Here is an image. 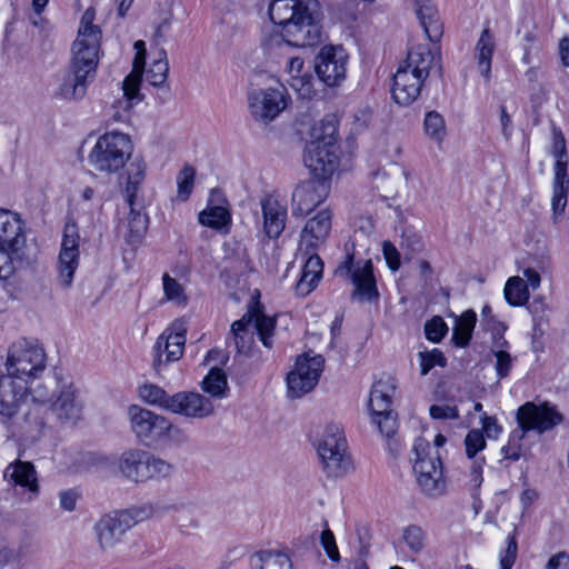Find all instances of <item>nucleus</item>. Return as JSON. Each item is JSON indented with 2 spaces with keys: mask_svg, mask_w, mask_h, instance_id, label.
Instances as JSON below:
<instances>
[{
  "mask_svg": "<svg viewBox=\"0 0 569 569\" xmlns=\"http://www.w3.org/2000/svg\"><path fill=\"white\" fill-rule=\"evenodd\" d=\"M318 7L317 0H273L269 6V16L287 44L312 47L321 36L313 17Z\"/></svg>",
  "mask_w": 569,
  "mask_h": 569,
  "instance_id": "obj_1",
  "label": "nucleus"
},
{
  "mask_svg": "<svg viewBox=\"0 0 569 569\" xmlns=\"http://www.w3.org/2000/svg\"><path fill=\"white\" fill-rule=\"evenodd\" d=\"M433 61L435 57L426 46H418L408 52L407 59L393 74L391 92L398 104L409 106L419 97Z\"/></svg>",
  "mask_w": 569,
  "mask_h": 569,
  "instance_id": "obj_2",
  "label": "nucleus"
},
{
  "mask_svg": "<svg viewBox=\"0 0 569 569\" xmlns=\"http://www.w3.org/2000/svg\"><path fill=\"white\" fill-rule=\"evenodd\" d=\"M276 317L267 316L259 301H251L247 312L232 322L228 341H232L238 353L249 355L254 346V333L263 347L271 349L276 332Z\"/></svg>",
  "mask_w": 569,
  "mask_h": 569,
  "instance_id": "obj_3",
  "label": "nucleus"
},
{
  "mask_svg": "<svg viewBox=\"0 0 569 569\" xmlns=\"http://www.w3.org/2000/svg\"><path fill=\"white\" fill-rule=\"evenodd\" d=\"M169 507L160 501L134 506L107 513L94 525L97 541L101 549L114 547L122 536L137 523L167 511Z\"/></svg>",
  "mask_w": 569,
  "mask_h": 569,
  "instance_id": "obj_4",
  "label": "nucleus"
},
{
  "mask_svg": "<svg viewBox=\"0 0 569 569\" xmlns=\"http://www.w3.org/2000/svg\"><path fill=\"white\" fill-rule=\"evenodd\" d=\"M562 415L557 411L556 407L543 402L536 405L533 402H526L517 411V421L520 427V432L513 431L510 441L507 446L501 448L503 459L517 461L521 456L520 441L523 439L526 432L537 431L543 433L551 430L562 422Z\"/></svg>",
  "mask_w": 569,
  "mask_h": 569,
  "instance_id": "obj_5",
  "label": "nucleus"
},
{
  "mask_svg": "<svg viewBox=\"0 0 569 569\" xmlns=\"http://www.w3.org/2000/svg\"><path fill=\"white\" fill-rule=\"evenodd\" d=\"M413 472L421 491L430 498H439L447 492L443 465L439 452L429 441L418 438L413 445Z\"/></svg>",
  "mask_w": 569,
  "mask_h": 569,
  "instance_id": "obj_6",
  "label": "nucleus"
},
{
  "mask_svg": "<svg viewBox=\"0 0 569 569\" xmlns=\"http://www.w3.org/2000/svg\"><path fill=\"white\" fill-rule=\"evenodd\" d=\"M345 251L346 254L335 269V274L355 286L351 292L352 299L368 302L378 299L379 292L371 259L357 258L353 243H347Z\"/></svg>",
  "mask_w": 569,
  "mask_h": 569,
  "instance_id": "obj_7",
  "label": "nucleus"
},
{
  "mask_svg": "<svg viewBox=\"0 0 569 569\" xmlns=\"http://www.w3.org/2000/svg\"><path fill=\"white\" fill-rule=\"evenodd\" d=\"M133 150L130 137L121 132H107L89 153L91 168L101 173H114L122 169Z\"/></svg>",
  "mask_w": 569,
  "mask_h": 569,
  "instance_id": "obj_8",
  "label": "nucleus"
},
{
  "mask_svg": "<svg viewBox=\"0 0 569 569\" xmlns=\"http://www.w3.org/2000/svg\"><path fill=\"white\" fill-rule=\"evenodd\" d=\"M118 468L123 478L136 483L166 478L173 471L171 463L139 448L124 450L119 457Z\"/></svg>",
  "mask_w": 569,
  "mask_h": 569,
  "instance_id": "obj_9",
  "label": "nucleus"
},
{
  "mask_svg": "<svg viewBox=\"0 0 569 569\" xmlns=\"http://www.w3.org/2000/svg\"><path fill=\"white\" fill-rule=\"evenodd\" d=\"M322 470L328 478H341L352 469L347 441L340 426L328 425L317 447Z\"/></svg>",
  "mask_w": 569,
  "mask_h": 569,
  "instance_id": "obj_10",
  "label": "nucleus"
},
{
  "mask_svg": "<svg viewBox=\"0 0 569 569\" xmlns=\"http://www.w3.org/2000/svg\"><path fill=\"white\" fill-rule=\"evenodd\" d=\"M7 371L9 377L23 380L36 378L46 368V352L37 341L21 338L8 350Z\"/></svg>",
  "mask_w": 569,
  "mask_h": 569,
  "instance_id": "obj_11",
  "label": "nucleus"
},
{
  "mask_svg": "<svg viewBox=\"0 0 569 569\" xmlns=\"http://www.w3.org/2000/svg\"><path fill=\"white\" fill-rule=\"evenodd\" d=\"M249 110L256 121H273L288 104L287 90L283 84L251 89L248 93Z\"/></svg>",
  "mask_w": 569,
  "mask_h": 569,
  "instance_id": "obj_12",
  "label": "nucleus"
},
{
  "mask_svg": "<svg viewBox=\"0 0 569 569\" xmlns=\"http://www.w3.org/2000/svg\"><path fill=\"white\" fill-rule=\"evenodd\" d=\"M79 231L74 222H67L57 262L58 284L63 289L72 286L76 270L79 267Z\"/></svg>",
  "mask_w": 569,
  "mask_h": 569,
  "instance_id": "obj_13",
  "label": "nucleus"
},
{
  "mask_svg": "<svg viewBox=\"0 0 569 569\" xmlns=\"http://www.w3.org/2000/svg\"><path fill=\"white\" fill-rule=\"evenodd\" d=\"M325 359L317 355L313 357L300 356L295 370L288 373V393L292 398H300L313 390L323 370Z\"/></svg>",
  "mask_w": 569,
  "mask_h": 569,
  "instance_id": "obj_14",
  "label": "nucleus"
},
{
  "mask_svg": "<svg viewBox=\"0 0 569 569\" xmlns=\"http://www.w3.org/2000/svg\"><path fill=\"white\" fill-rule=\"evenodd\" d=\"M330 192V182L311 178L296 186L291 194V213L295 217L309 214L322 203Z\"/></svg>",
  "mask_w": 569,
  "mask_h": 569,
  "instance_id": "obj_15",
  "label": "nucleus"
},
{
  "mask_svg": "<svg viewBox=\"0 0 569 569\" xmlns=\"http://www.w3.org/2000/svg\"><path fill=\"white\" fill-rule=\"evenodd\" d=\"M128 417L130 428L140 442L151 445L163 439V428L167 426L166 417L136 405L129 407Z\"/></svg>",
  "mask_w": 569,
  "mask_h": 569,
  "instance_id": "obj_16",
  "label": "nucleus"
},
{
  "mask_svg": "<svg viewBox=\"0 0 569 569\" xmlns=\"http://www.w3.org/2000/svg\"><path fill=\"white\" fill-rule=\"evenodd\" d=\"M303 160L313 178L329 181L339 164L337 146H330V142L311 141L306 147Z\"/></svg>",
  "mask_w": 569,
  "mask_h": 569,
  "instance_id": "obj_17",
  "label": "nucleus"
},
{
  "mask_svg": "<svg viewBox=\"0 0 569 569\" xmlns=\"http://www.w3.org/2000/svg\"><path fill=\"white\" fill-rule=\"evenodd\" d=\"M347 54L341 47H323L316 57L315 70L327 86H338L346 78Z\"/></svg>",
  "mask_w": 569,
  "mask_h": 569,
  "instance_id": "obj_18",
  "label": "nucleus"
},
{
  "mask_svg": "<svg viewBox=\"0 0 569 569\" xmlns=\"http://www.w3.org/2000/svg\"><path fill=\"white\" fill-rule=\"evenodd\" d=\"M553 156L557 158L555 163V177L552 182V199L551 207L553 218L557 220L561 216L567 206V197L569 191V178H568V162L566 158V144L565 139L561 137L556 140L553 147Z\"/></svg>",
  "mask_w": 569,
  "mask_h": 569,
  "instance_id": "obj_19",
  "label": "nucleus"
},
{
  "mask_svg": "<svg viewBox=\"0 0 569 569\" xmlns=\"http://www.w3.org/2000/svg\"><path fill=\"white\" fill-rule=\"evenodd\" d=\"M0 248L11 251L17 258H24V223L13 211L0 209Z\"/></svg>",
  "mask_w": 569,
  "mask_h": 569,
  "instance_id": "obj_20",
  "label": "nucleus"
},
{
  "mask_svg": "<svg viewBox=\"0 0 569 569\" xmlns=\"http://www.w3.org/2000/svg\"><path fill=\"white\" fill-rule=\"evenodd\" d=\"M100 41L101 37L90 34L84 37L83 32L81 36H77L72 44L71 67L94 78L99 62Z\"/></svg>",
  "mask_w": 569,
  "mask_h": 569,
  "instance_id": "obj_21",
  "label": "nucleus"
},
{
  "mask_svg": "<svg viewBox=\"0 0 569 569\" xmlns=\"http://www.w3.org/2000/svg\"><path fill=\"white\" fill-rule=\"evenodd\" d=\"M169 411L187 418L204 419L214 412V406L209 398L190 391L172 395Z\"/></svg>",
  "mask_w": 569,
  "mask_h": 569,
  "instance_id": "obj_22",
  "label": "nucleus"
},
{
  "mask_svg": "<svg viewBox=\"0 0 569 569\" xmlns=\"http://www.w3.org/2000/svg\"><path fill=\"white\" fill-rule=\"evenodd\" d=\"M331 219L329 209L320 210L309 219L300 233V250L312 252L325 243L331 230Z\"/></svg>",
  "mask_w": 569,
  "mask_h": 569,
  "instance_id": "obj_23",
  "label": "nucleus"
},
{
  "mask_svg": "<svg viewBox=\"0 0 569 569\" xmlns=\"http://www.w3.org/2000/svg\"><path fill=\"white\" fill-rule=\"evenodd\" d=\"M136 56L131 72L126 77L122 83L123 96L126 98V109L132 107L134 100L140 101L139 86L143 76L146 66V43L142 40L134 42Z\"/></svg>",
  "mask_w": 569,
  "mask_h": 569,
  "instance_id": "obj_24",
  "label": "nucleus"
},
{
  "mask_svg": "<svg viewBox=\"0 0 569 569\" xmlns=\"http://www.w3.org/2000/svg\"><path fill=\"white\" fill-rule=\"evenodd\" d=\"M186 338L182 332H171L168 336L158 337L153 347V368L160 372L161 366L170 361H177L183 353Z\"/></svg>",
  "mask_w": 569,
  "mask_h": 569,
  "instance_id": "obj_25",
  "label": "nucleus"
},
{
  "mask_svg": "<svg viewBox=\"0 0 569 569\" xmlns=\"http://www.w3.org/2000/svg\"><path fill=\"white\" fill-rule=\"evenodd\" d=\"M49 409L61 422H74L80 418L82 406L77 400L72 383L61 386L59 395L51 401Z\"/></svg>",
  "mask_w": 569,
  "mask_h": 569,
  "instance_id": "obj_26",
  "label": "nucleus"
},
{
  "mask_svg": "<svg viewBox=\"0 0 569 569\" xmlns=\"http://www.w3.org/2000/svg\"><path fill=\"white\" fill-rule=\"evenodd\" d=\"M263 231L269 239H277L286 227L287 207L272 197L261 199Z\"/></svg>",
  "mask_w": 569,
  "mask_h": 569,
  "instance_id": "obj_27",
  "label": "nucleus"
},
{
  "mask_svg": "<svg viewBox=\"0 0 569 569\" xmlns=\"http://www.w3.org/2000/svg\"><path fill=\"white\" fill-rule=\"evenodd\" d=\"M27 398L26 383L17 382L11 377L0 379V415L11 418Z\"/></svg>",
  "mask_w": 569,
  "mask_h": 569,
  "instance_id": "obj_28",
  "label": "nucleus"
},
{
  "mask_svg": "<svg viewBox=\"0 0 569 569\" xmlns=\"http://www.w3.org/2000/svg\"><path fill=\"white\" fill-rule=\"evenodd\" d=\"M397 389V381L389 375H382L371 387L369 407L371 412H386L391 409L392 398Z\"/></svg>",
  "mask_w": 569,
  "mask_h": 569,
  "instance_id": "obj_29",
  "label": "nucleus"
},
{
  "mask_svg": "<svg viewBox=\"0 0 569 569\" xmlns=\"http://www.w3.org/2000/svg\"><path fill=\"white\" fill-rule=\"evenodd\" d=\"M3 479L11 486H20L31 492L39 489L37 471L30 461L16 460L3 471Z\"/></svg>",
  "mask_w": 569,
  "mask_h": 569,
  "instance_id": "obj_30",
  "label": "nucleus"
},
{
  "mask_svg": "<svg viewBox=\"0 0 569 569\" xmlns=\"http://www.w3.org/2000/svg\"><path fill=\"white\" fill-rule=\"evenodd\" d=\"M286 72L289 74L287 80L289 86L302 99H310L315 94L312 84V76L303 70V60L299 57L288 59L286 63Z\"/></svg>",
  "mask_w": 569,
  "mask_h": 569,
  "instance_id": "obj_31",
  "label": "nucleus"
},
{
  "mask_svg": "<svg viewBox=\"0 0 569 569\" xmlns=\"http://www.w3.org/2000/svg\"><path fill=\"white\" fill-rule=\"evenodd\" d=\"M416 14L425 30L427 38L437 42L442 36V23L439 20L438 11L431 0H413Z\"/></svg>",
  "mask_w": 569,
  "mask_h": 569,
  "instance_id": "obj_32",
  "label": "nucleus"
},
{
  "mask_svg": "<svg viewBox=\"0 0 569 569\" xmlns=\"http://www.w3.org/2000/svg\"><path fill=\"white\" fill-rule=\"evenodd\" d=\"M92 77L84 72L70 68L59 87V94L69 100H80L87 92V87Z\"/></svg>",
  "mask_w": 569,
  "mask_h": 569,
  "instance_id": "obj_33",
  "label": "nucleus"
},
{
  "mask_svg": "<svg viewBox=\"0 0 569 569\" xmlns=\"http://www.w3.org/2000/svg\"><path fill=\"white\" fill-rule=\"evenodd\" d=\"M495 39L489 29H485L476 44L475 58L480 74L488 82L491 77V60L495 51Z\"/></svg>",
  "mask_w": 569,
  "mask_h": 569,
  "instance_id": "obj_34",
  "label": "nucleus"
},
{
  "mask_svg": "<svg viewBox=\"0 0 569 569\" xmlns=\"http://www.w3.org/2000/svg\"><path fill=\"white\" fill-rule=\"evenodd\" d=\"M309 253L310 256L302 268V274L297 284V290L301 295H308L317 286L322 277V260L318 254L315 253V251Z\"/></svg>",
  "mask_w": 569,
  "mask_h": 569,
  "instance_id": "obj_35",
  "label": "nucleus"
},
{
  "mask_svg": "<svg viewBox=\"0 0 569 569\" xmlns=\"http://www.w3.org/2000/svg\"><path fill=\"white\" fill-rule=\"evenodd\" d=\"M376 184L385 193H398L406 184V172L398 164H391L388 171L376 176Z\"/></svg>",
  "mask_w": 569,
  "mask_h": 569,
  "instance_id": "obj_36",
  "label": "nucleus"
},
{
  "mask_svg": "<svg viewBox=\"0 0 569 569\" xmlns=\"http://www.w3.org/2000/svg\"><path fill=\"white\" fill-rule=\"evenodd\" d=\"M126 232L123 237L128 244L137 246L141 242L144 233L148 229V217L142 214L140 211L134 209V206L130 207L128 221L126 223Z\"/></svg>",
  "mask_w": 569,
  "mask_h": 569,
  "instance_id": "obj_37",
  "label": "nucleus"
},
{
  "mask_svg": "<svg viewBox=\"0 0 569 569\" xmlns=\"http://www.w3.org/2000/svg\"><path fill=\"white\" fill-rule=\"evenodd\" d=\"M198 219L202 226L216 230H222V228L231 223V214L227 208L221 204L213 206L211 201L208 203L207 208L199 213Z\"/></svg>",
  "mask_w": 569,
  "mask_h": 569,
  "instance_id": "obj_38",
  "label": "nucleus"
},
{
  "mask_svg": "<svg viewBox=\"0 0 569 569\" xmlns=\"http://www.w3.org/2000/svg\"><path fill=\"white\" fill-rule=\"evenodd\" d=\"M256 569H292L288 555L272 550H261L253 556Z\"/></svg>",
  "mask_w": 569,
  "mask_h": 569,
  "instance_id": "obj_39",
  "label": "nucleus"
},
{
  "mask_svg": "<svg viewBox=\"0 0 569 569\" xmlns=\"http://www.w3.org/2000/svg\"><path fill=\"white\" fill-rule=\"evenodd\" d=\"M201 388L212 398H224L228 392V381L224 371L218 367L211 368L203 378Z\"/></svg>",
  "mask_w": 569,
  "mask_h": 569,
  "instance_id": "obj_40",
  "label": "nucleus"
},
{
  "mask_svg": "<svg viewBox=\"0 0 569 569\" xmlns=\"http://www.w3.org/2000/svg\"><path fill=\"white\" fill-rule=\"evenodd\" d=\"M476 321L477 316L472 310L463 312L459 318L456 319L452 340L457 347H466L469 343L472 337Z\"/></svg>",
  "mask_w": 569,
  "mask_h": 569,
  "instance_id": "obj_41",
  "label": "nucleus"
},
{
  "mask_svg": "<svg viewBox=\"0 0 569 569\" xmlns=\"http://www.w3.org/2000/svg\"><path fill=\"white\" fill-rule=\"evenodd\" d=\"M505 298L511 306H522L529 299L528 284L520 277H511L505 286Z\"/></svg>",
  "mask_w": 569,
  "mask_h": 569,
  "instance_id": "obj_42",
  "label": "nucleus"
},
{
  "mask_svg": "<svg viewBox=\"0 0 569 569\" xmlns=\"http://www.w3.org/2000/svg\"><path fill=\"white\" fill-rule=\"evenodd\" d=\"M169 64L164 50H159L158 57L146 71L147 81L153 87H162L167 82Z\"/></svg>",
  "mask_w": 569,
  "mask_h": 569,
  "instance_id": "obj_43",
  "label": "nucleus"
},
{
  "mask_svg": "<svg viewBox=\"0 0 569 569\" xmlns=\"http://www.w3.org/2000/svg\"><path fill=\"white\" fill-rule=\"evenodd\" d=\"M139 395L143 401L169 411L172 395H169L161 387L152 383L143 385L139 389Z\"/></svg>",
  "mask_w": 569,
  "mask_h": 569,
  "instance_id": "obj_44",
  "label": "nucleus"
},
{
  "mask_svg": "<svg viewBox=\"0 0 569 569\" xmlns=\"http://www.w3.org/2000/svg\"><path fill=\"white\" fill-rule=\"evenodd\" d=\"M423 130L431 140L440 144L446 136L443 117L437 111L427 112L423 120Z\"/></svg>",
  "mask_w": 569,
  "mask_h": 569,
  "instance_id": "obj_45",
  "label": "nucleus"
},
{
  "mask_svg": "<svg viewBox=\"0 0 569 569\" xmlns=\"http://www.w3.org/2000/svg\"><path fill=\"white\" fill-rule=\"evenodd\" d=\"M162 288L166 300L177 306L187 305L188 298L182 284L167 272L162 276Z\"/></svg>",
  "mask_w": 569,
  "mask_h": 569,
  "instance_id": "obj_46",
  "label": "nucleus"
},
{
  "mask_svg": "<svg viewBox=\"0 0 569 569\" xmlns=\"http://www.w3.org/2000/svg\"><path fill=\"white\" fill-rule=\"evenodd\" d=\"M402 539L413 553H419L427 545V535L418 526L411 525L403 529Z\"/></svg>",
  "mask_w": 569,
  "mask_h": 569,
  "instance_id": "obj_47",
  "label": "nucleus"
},
{
  "mask_svg": "<svg viewBox=\"0 0 569 569\" xmlns=\"http://www.w3.org/2000/svg\"><path fill=\"white\" fill-rule=\"evenodd\" d=\"M196 170L192 166L186 164L177 176L178 197L186 201L192 192Z\"/></svg>",
  "mask_w": 569,
  "mask_h": 569,
  "instance_id": "obj_48",
  "label": "nucleus"
},
{
  "mask_svg": "<svg viewBox=\"0 0 569 569\" xmlns=\"http://www.w3.org/2000/svg\"><path fill=\"white\" fill-rule=\"evenodd\" d=\"M372 421L378 426L379 431L387 438L392 437L397 430V417L396 413L388 409L386 412H371Z\"/></svg>",
  "mask_w": 569,
  "mask_h": 569,
  "instance_id": "obj_49",
  "label": "nucleus"
},
{
  "mask_svg": "<svg viewBox=\"0 0 569 569\" xmlns=\"http://www.w3.org/2000/svg\"><path fill=\"white\" fill-rule=\"evenodd\" d=\"M420 357V373L426 376L436 366L445 367L446 358L439 349L431 351H423L419 353Z\"/></svg>",
  "mask_w": 569,
  "mask_h": 569,
  "instance_id": "obj_50",
  "label": "nucleus"
},
{
  "mask_svg": "<svg viewBox=\"0 0 569 569\" xmlns=\"http://www.w3.org/2000/svg\"><path fill=\"white\" fill-rule=\"evenodd\" d=\"M465 446L467 457L473 459L486 447L483 432L479 429H471L465 438Z\"/></svg>",
  "mask_w": 569,
  "mask_h": 569,
  "instance_id": "obj_51",
  "label": "nucleus"
},
{
  "mask_svg": "<svg viewBox=\"0 0 569 569\" xmlns=\"http://www.w3.org/2000/svg\"><path fill=\"white\" fill-rule=\"evenodd\" d=\"M448 327L441 317H433L425 325L426 338L432 342H439L447 333Z\"/></svg>",
  "mask_w": 569,
  "mask_h": 569,
  "instance_id": "obj_52",
  "label": "nucleus"
},
{
  "mask_svg": "<svg viewBox=\"0 0 569 569\" xmlns=\"http://www.w3.org/2000/svg\"><path fill=\"white\" fill-rule=\"evenodd\" d=\"M518 555V543L516 539V533L512 532L507 538V547L500 553V568L501 569H511L516 562Z\"/></svg>",
  "mask_w": 569,
  "mask_h": 569,
  "instance_id": "obj_53",
  "label": "nucleus"
},
{
  "mask_svg": "<svg viewBox=\"0 0 569 569\" xmlns=\"http://www.w3.org/2000/svg\"><path fill=\"white\" fill-rule=\"evenodd\" d=\"M22 260L23 258H17L11 251L0 248V279H9L16 270L14 261Z\"/></svg>",
  "mask_w": 569,
  "mask_h": 569,
  "instance_id": "obj_54",
  "label": "nucleus"
},
{
  "mask_svg": "<svg viewBox=\"0 0 569 569\" xmlns=\"http://www.w3.org/2000/svg\"><path fill=\"white\" fill-rule=\"evenodd\" d=\"M337 127L333 121H322L321 128H313V141L330 142V146H336Z\"/></svg>",
  "mask_w": 569,
  "mask_h": 569,
  "instance_id": "obj_55",
  "label": "nucleus"
},
{
  "mask_svg": "<svg viewBox=\"0 0 569 569\" xmlns=\"http://www.w3.org/2000/svg\"><path fill=\"white\" fill-rule=\"evenodd\" d=\"M320 543L325 549L327 556L332 560L338 562L340 560V553L336 543V538L333 532L326 528L320 536Z\"/></svg>",
  "mask_w": 569,
  "mask_h": 569,
  "instance_id": "obj_56",
  "label": "nucleus"
},
{
  "mask_svg": "<svg viewBox=\"0 0 569 569\" xmlns=\"http://www.w3.org/2000/svg\"><path fill=\"white\" fill-rule=\"evenodd\" d=\"M93 19L94 11L91 8L87 9L82 14L80 27L78 30V36H81V33L83 32L84 37H89V34L101 37V31L99 27L92 23Z\"/></svg>",
  "mask_w": 569,
  "mask_h": 569,
  "instance_id": "obj_57",
  "label": "nucleus"
},
{
  "mask_svg": "<svg viewBox=\"0 0 569 569\" xmlns=\"http://www.w3.org/2000/svg\"><path fill=\"white\" fill-rule=\"evenodd\" d=\"M496 357V371L499 379L506 378L512 368V358L509 352L505 350L495 351Z\"/></svg>",
  "mask_w": 569,
  "mask_h": 569,
  "instance_id": "obj_58",
  "label": "nucleus"
},
{
  "mask_svg": "<svg viewBox=\"0 0 569 569\" xmlns=\"http://www.w3.org/2000/svg\"><path fill=\"white\" fill-rule=\"evenodd\" d=\"M430 416L433 419H458V409L449 405H432L429 409Z\"/></svg>",
  "mask_w": 569,
  "mask_h": 569,
  "instance_id": "obj_59",
  "label": "nucleus"
},
{
  "mask_svg": "<svg viewBox=\"0 0 569 569\" xmlns=\"http://www.w3.org/2000/svg\"><path fill=\"white\" fill-rule=\"evenodd\" d=\"M382 252L388 267L392 271H397L400 267V253L398 249L390 241H383Z\"/></svg>",
  "mask_w": 569,
  "mask_h": 569,
  "instance_id": "obj_60",
  "label": "nucleus"
},
{
  "mask_svg": "<svg viewBox=\"0 0 569 569\" xmlns=\"http://www.w3.org/2000/svg\"><path fill=\"white\" fill-rule=\"evenodd\" d=\"M163 438H167L169 441L182 445L188 441V436L186 432L178 426H174L167 419V426L163 428Z\"/></svg>",
  "mask_w": 569,
  "mask_h": 569,
  "instance_id": "obj_61",
  "label": "nucleus"
},
{
  "mask_svg": "<svg viewBox=\"0 0 569 569\" xmlns=\"http://www.w3.org/2000/svg\"><path fill=\"white\" fill-rule=\"evenodd\" d=\"M147 166L142 160L136 159L127 169V179L142 183L146 177Z\"/></svg>",
  "mask_w": 569,
  "mask_h": 569,
  "instance_id": "obj_62",
  "label": "nucleus"
},
{
  "mask_svg": "<svg viewBox=\"0 0 569 569\" xmlns=\"http://www.w3.org/2000/svg\"><path fill=\"white\" fill-rule=\"evenodd\" d=\"M481 422H482V432L486 433V436L489 439H496L501 432V427L497 422V419L495 417H490L487 413H483L481 416Z\"/></svg>",
  "mask_w": 569,
  "mask_h": 569,
  "instance_id": "obj_63",
  "label": "nucleus"
},
{
  "mask_svg": "<svg viewBox=\"0 0 569 569\" xmlns=\"http://www.w3.org/2000/svg\"><path fill=\"white\" fill-rule=\"evenodd\" d=\"M546 569H569V553L559 551L548 560Z\"/></svg>",
  "mask_w": 569,
  "mask_h": 569,
  "instance_id": "obj_64",
  "label": "nucleus"
}]
</instances>
